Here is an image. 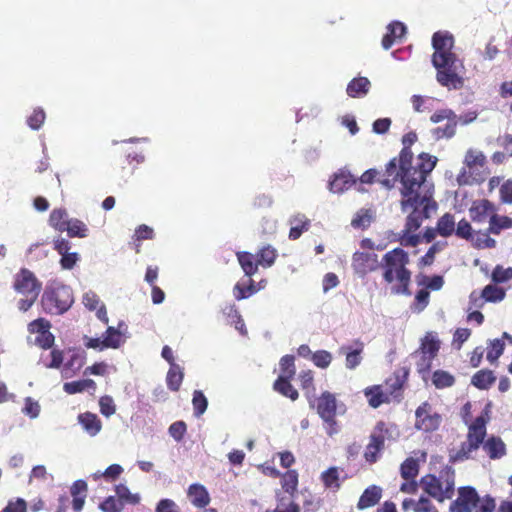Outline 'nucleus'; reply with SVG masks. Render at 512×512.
Returning <instances> with one entry per match:
<instances>
[{
  "mask_svg": "<svg viewBox=\"0 0 512 512\" xmlns=\"http://www.w3.org/2000/svg\"><path fill=\"white\" fill-rule=\"evenodd\" d=\"M413 131L402 137L403 148L398 156L393 157L385 166V178L380 184L386 189H392L400 184V207L402 212L411 211L407 227L416 229L421 219L429 218L438 208L434 200V184L428 180L435 168L438 158L429 153H420L414 160L411 146L417 141Z\"/></svg>",
  "mask_w": 512,
  "mask_h": 512,
  "instance_id": "obj_1",
  "label": "nucleus"
},
{
  "mask_svg": "<svg viewBox=\"0 0 512 512\" xmlns=\"http://www.w3.org/2000/svg\"><path fill=\"white\" fill-rule=\"evenodd\" d=\"M409 263L408 252L400 247L386 252L381 259L382 278L391 285L392 293L396 295H411L412 272L408 268Z\"/></svg>",
  "mask_w": 512,
  "mask_h": 512,
  "instance_id": "obj_2",
  "label": "nucleus"
},
{
  "mask_svg": "<svg viewBox=\"0 0 512 512\" xmlns=\"http://www.w3.org/2000/svg\"><path fill=\"white\" fill-rule=\"evenodd\" d=\"M455 470L452 466H444L439 475L426 474L420 479L423 490L436 501L442 503L452 499L455 492Z\"/></svg>",
  "mask_w": 512,
  "mask_h": 512,
  "instance_id": "obj_3",
  "label": "nucleus"
},
{
  "mask_svg": "<svg viewBox=\"0 0 512 512\" xmlns=\"http://www.w3.org/2000/svg\"><path fill=\"white\" fill-rule=\"evenodd\" d=\"M74 302L72 289L60 282L48 284L41 296V306L45 313L61 315L68 311Z\"/></svg>",
  "mask_w": 512,
  "mask_h": 512,
  "instance_id": "obj_4",
  "label": "nucleus"
},
{
  "mask_svg": "<svg viewBox=\"0 0 512 512\" xmlns=\"http://www.w3.org/2000/svg\"><path fill=\"white\" fill-rule=\"evenodd\" d=\"M464 164L468 168V175L464 171L458 176L459 185L480 184L485 181L489 171L486 156L482 151L469 149L465 154Z\"/></svg>",
  "mask_w": 512,
  "mask_h": 512,
  "instance_id": "obj_5",
  "label": "nucleus"
},
{
  "mask_svg": "<svg viewBox=\"0 0 512 512\" xmlns=\"http://www.w3.org/2000/svg\"><path fill=\"white\" fill-rule=\"evenodd\" d=\"M397 431L395 424L378 421L369 436V443L366 445L364 459L369 464L376 463L385 448V440L393 437V432Z\"/></svg>",
  "mask_w": 512,
  "mask_h": 512,
  "instance_id": "obj_6",
  "label": "nucleus"
},
{
  "mask_svg": "<svg viewBox=\"0 0 512 512\" xmlns=\"http://www.w3.org/2000/svg\"><path fill=\"white\" fill-rule=\"evenodd\" d=\"M316 410L319 417L323 420L324 429L330 437L337 434L340 430L336 420L337 399L329 391H324L316 400Z\"/></svg>",
  "mask_w": 512,
  "mask_h": 512,
  "instance_id": "obj_7",
  "label": "nucleus"
},
{
  "mask_svg": "<svg viewBox=\"0 0 512 512\" xmlns=\"http://www.w3.org/2000/svg\"><path fill=\"white\" fill-rule=\"evenodd\" d=\"M433 65L437 70L436 80L441 86L455 90L463 87L464 78L460 73L463 66L457 59L448 60L441 66H438V63H433Z\"/></svg>",
  "mask_w": 512,
  "mask_h": 512,
  "instance_id": "obj_8",
  "label": "nucleus"
},
{
  "mask_svg": "<svg viewBox=\"0 0 512 512\" xmlns=\"http://www.w3.org/2000/svg\"><path fill=\"white\" fill-rule=\"evenodd\" d=\"M13 288L24 296L38 298L42 283L32 271L27 268H21L14 276Z\"/></svg>",
  "mask_w": 512,
  "mask_h": 512,
  "instance_id": "obj_9",
  "label": "nucleus"
},
{
  "mask_svg": "<svg viewBox=\"0 0 512 512\" xmlns=\"http://www.w3.org/2000/svg\"><path fill=\"white\" fill-rule=\"evenodd\" d=\"M442 422L439 413L434 412L429 402L425 401L415 411L414 427L423 432L436 431Z\"/></svg>",
  "mask_w": 512,
  "mask_h": 512,
  "instance_id": "obj_10",
  "label": "nucleus"
},
{
  "mask_svg": "<svg viewBox=\"0 0 512 512\" xmlns=\"http://www.w3.org/2000/svg\"><path fill=\"white\" fill-rule=\"evenodd\" d=\"M351 267L360 278L381 268V260L375 252L356 251L352 255Z\"/></svg>",
  "mask_w": 512,
  "mask_h": 512,
  "instance_id": "obj_11",
  "label": "nucleus"
},
{
  "mask_svg": "<svg viewBox=\"0 0 512 512\" xmlns=\"http://www.w3.org/2000/svg\"><path fill=\"white\" fill-rule=\"evenodd\" d=\"M432 44L434 54L432 63H438V66L447 63L448 60H456V55L452 52L454 38L452 34H433Z\"/></svg>",
  "mask_w": 512,
  "mask_h": 512,
  "instance_id": "obj_12",
  "label": "nucleus"
},
{
  "mask_svg": "<svg viewBox=\"0 0 512 512\" xmlns=\"http://www.w3.org/2000/svg\"><path fill=\"white\" fill-rule=\"evenodd\" d=\"M477 502V490L472 486H461L457 490V498L450 504L449 512H473Z\"/></svg>",
  "mask_w": 512,
  "mask_h": 512,
  "instance_id": "obj_13",
  "label": "nucleus"
},
{
  "mask_svg": "<svg viewBox=\"0 0 512 512\" xmlns=\"http://www.w3.org/2000/svg\"><path fill=\"white\" fill-rule=\"evenodd\" d=\"M51 323L45 318L33 320L28 325V330L32 334H37L35 344L42 349H50L55 341L54 335L50 332Z\"/></svg>",
  "mask_w": 512,
  "mask_h": 512,
  "instance_id": "obj_14",
  "label": "nucleus"
},
{
  "mask_svg": "<svg viewBox=\"0 0 512 512\" xmlns=\"http://www.w3.org/2000/svg\"><path fill=\"white\" fill-rule=\"evenodd\" d=\"M506 292L503 288L493 284L486 285L481 293L473 291L469 296L471 307L482 308L486 302L497 303L505 298Z\"/></svg>",
  "mask_w": 512,
  "mask_h": 512,
  "instance_id": "obj_15",
  "label": "nucleus"
},
{
  "mask_svg": "<svg viewBox=\"0 0 512 512\" xmlns=\"http://www.w3.org/2000/svg\"><path fill=\"white\" fill-rule=\"evenodd\" d=\"M54 250L61 255L60 266L62 269L71 270L80 260L77 252H69L71 249V242L63 237H57L53 241Z\"/></svg>",
  "mask_w": 512,
  "mask_h": 512,
  "instance_id": "obj_16",
  "label": "nucleus"
},
{
  "mask_svg": "<svg viewBox=\"0 0 512 512\" xmlns=\"http://www.w3.org/2000/svg\"><path fill=\"white\" fill-rule=\"evenodd\" d=\"M408 376L409 369L407 367H401L386 379L385 387L390 397L400 398L402 396V391L408 380Z\"/></svg>",
  "mask_w": 512,
  "mask_h": 512,
  "instance_id": "obj_17",
  "label": "nucleus"
},
{
  "mask_svg": "<svg viewBox=\"0 0 512 512\" xmlns=\"http://www.w3.org/2000/svg\"><path fill=\"white\" fill-rule=\"evenodd\" d=\"M495 210V206L491 201L481 199L472 203L469 215L473 222L485 223L487 220L489 221L490 216L493 215Z\"/></svg>",
  "mask_w": 512,
  "mask_h": 512,
  "instance_id": "obj_18",
  "label": "nucleus"
},
{
  "mask_svg": "<svg viewBox=\"0 0 512 512\" xmlns=\"http://www.w3.org/2000/svg\"><path fill=\"white\" fill-rule=\"evenodd\" d=\"M487 422L488 418H485L483 415L476 417L468 427L466 441L480 448L485 441Z\"/></svg>",
  "mask_w": 512,
  "mask_h": 512,
  "instance_id": "obj_19",
  "label": "nucleus"
},
{
  "mask_svg": "<svg viewBox=\"0 0 512 512\" xmlns=\"http://www.w3.org/2000/svg\"><path fill=\"white\" fill-rule=\"evenodd\" d=\"M356 183V178L347 169H339L329 181V190L333 193H342Z\"/></svg>",
  "mask_w": 512,
  "mask_h": 512,
  "instance_id": "obj_20",
  "label": "nucleus"
},
{
  "mask_svg": "<svg viewBox=\"0 0 512 512\" xmlns=\"http://www.w3.org/2000/svg\"><path fill=\"white\" fill-rule=\"evenodd\" d=\"M482 448L491 460L501 459L507 453L506 444L499 436L492 435L488 437Z\"/></svg>",
  "mask_w": 512,
  "mask_h": 512,
  "instance_id": "obj_21",
  "label": "nucleus"
},
{
  "mask_svg": "<svg viewBox=\"0 0 512 512\" xmlns=\"http://www.w3.org/2000/svg\"><path fill=\"white\" fill-rule=\"evenodd\" d=\"M191 504L197 508H205L211 501L208 490L199 483L191 484L187 490Z\"/></svg>",
  "mask_w": 512,
  "mask_h": 512,
  "instance_id": "obj_22",
  "label": "nucleus"
},
{
  "mask_svg": "<svg viewBox=\"0 0 512 512\" xmlns=\"http://www.w3.org/2000/svg\"><path fill=\"white\" fill-rule=\"evenodd\" d=\"M381 497L382 489L379 486L371 485L367 487L361 494L357 503V508L359 510H365L367 508L373 507L379 503Z\"/></svg>",
  "mask_w": 512,
  "mask_h": 512,
  "instance_id": "obj_23",
  "label": "nucleus"
},
{
  "mask_svg": "<svg viewBox=\"0 0 512 512\" xmlns=\"http://www.w3.org/2000/svg\"><path fill=\"white\" fill-rule=\"evenodd\" d=\"M371 88V82L367 77L353 78L347 85L346 92L351 98H361L366 96Z\"/></svg>",
  "mask_w": 512,
  "mask_h": 512,
  "instance_id": "obj_24",
  "label": "nucleus"
},
{
  "mask_svg": "<svg viewBox=\"0 0 512 512\" xmlns=\"http://www.w3.org/2000/svg\"><path fill=\"white\" fill-rule=\"evenodd\" d=\"M238 263L244 274L252 277L258 272L259 264L255 254L247 251H239L236 253Z\"/></svg>",
  "mask_w": 512,
  "mask_h": 512,
  "instance_id": "obj_25",
  "label": "nucleus"
},
{
  "mask_svg": "<svg viewBox=\"0 0 512 512\" xmlns=\"http://www.w3.org/2000/svg\"><path fill=\"white\" fill-rule=\"evenodd\" d=\"M355 346L356 347L354 349H352L349 346H342L340 348L341 353L345 354V356H346V360H345L346 368H348L350 370L355 369L362 361L361 354L364 349V344H363V342L357 340L355 342Z\"/></svg>",
  "mask_w": 512,
  "mask_h": 512,
  "instance_id": "obj_26",
  "label": "nucleus"
},
{
  "mask_svg": "<svg viewBox=\"0 0 512 512\" xmlns=\"http://www.w3.org/2000/svg\"><path fill=\"white\" fill-rule=\"evenodd\" d=\"M364 394L368 399L369 405L373 408H378L384 403H389L391 400V397L387 391H383L381 385L367 387L364 390Z\"/></svg>",
  "mask_w": 512,
  "mask_h": 512,
  "instance_id": "obj_27",
  "label": "nucleus"
},
{
  "mask_svg": "<svg viewBox=\"0 0 512 512\" xmlns=\"http://www.w3.org/2000/svg\"><path fill=\"white\" fill-rule=\"evenodd\" d=\"M78 421L90 436H96L102 429V422L94 413L79 414Z\"/></svg>",
  "mask_w": 512,
  "mask_h": 512,
  "instance_id": "obj_28",
  "label": "nucleus"
},
{
  "mask_svg": "<svg viewBox=\"0 0 512 512\" xmlns=\"http://www.w3.org/2000/svg\"><path fill=\"white\" fill-rule=\"evenodd\" d=\"M488 233L493 235H499L503 230L512 228V218L493 213L489 219Z\"/></svg>",
  "mask_w": 512,
  "mask_h": 512,
  "instance_id": "obj_29",
  "label": "nucleus"
},
{
  "mask_svg": "<svg viewBox=\"0 0 512 512\" xmlns=\"http://www.w3.org/2000/svg\"><path fill=\"white\" fill-rule=\"evenodd\" d=\"M496 381V376L494 372L489 369H482L476 372L472 379L471 383L480 390L489 389Z\"/></svg>",
  "mask_w": 512,
  "mask_h": 512,
  "instance_id": "obj_30",
  "label": "nucleus"
},
{
  "mask_svg": "<svg viewBox=\"0 0 512 512\" xmlns=\"http://www.w3.org/2000/svg\"><path fill=\"white\" fill-rule=\"evenodd\" d=\"M292 379L293 378L278 377L273 384V389L279 394L295 401L298 399L299 393L290 383Z\"/></svg>",
  "mask_w": 512,
  "mask_h": 512,
  "instance_id": "obj_31",
  "label": "nucleus"
},
{
  "mask_svg": "<svg viewBox=\"0 0 512 512\" xmlns=\"http://www.w3.org/2000/svg\"><path fill=\"white\" fill-rule=\"evenodd\" d=\"M440 345L441 343L435 335L432 333H427L426 336L422 339L418 352L434 359L440 350Z\"/></svg>",
  "mask_w": 512,
  "mask_h": 512,
  "instance_id": "obj_32",
  "label": "nucleus"
},
{
  "mask_svg": "<svg viewBox=\"0 0 512 512\" xmlns=\"http://www.w3.org/2000/svg\"><path fill=\"white\" fill-rule=\"evenodd\" d=\"M256 257L258 260V264L263 268H269L274 265L277 257H278V251L276 248H274L271 245H266L261 247L256 252Z\"/></svg>",
  "mask_w": 512,
  "mask_h": 512,
  "instance_id": "obj_33",
  "label": "nucleus"
},
{
  "mask_svg": "<svg viewBox=\"0 0 512 512\" xmlns=\"http://www.w3.org/2000/svg\"><path fill=\"white\" fill-rule=\"evenodd\" d=\"M70 221L68 212L64 208L53 209L49 216V225L58 232H64L65 226Z\"/></svg>",
  "mask_w": 512,
  "mask_h": 512,
  "instance_id": "obj_34",
  "label": "nucleus"
},
{
  "mask_svg": "<svg viewBox=\"0 0 512 512\" xmlns=\"http://www.w3.org/2000/svg\"><path fill=\"white\" fill-rule=\"evenodd\" d=\"M479 448L474 446L473 444L464 441L461 443L458 450L451 452L449 454V460L452 463L462 462L472 458L474 452H476Z\"/></svg>",
  "mask_w": 512,
  "mask_h": 512,
  "instance_id": "obj_35",
  "label": "nucleus"
},
{
  "mask_svg": "<svg viewBox=\"0 0 512 512\" xmlns=\"http://www.w3.org/2000/svg\"><path fill=\"white\" fill-rule=\"evenodd\" d=\"M70 238H85L89 234L88 226L80 219L71 218L65 226V231Z\"/></svg>",
  "mask_w": 512,
  "mask_h": 512,
  "instance_id": "obj_36",
  "label": "nucleus"
},
{
  "mask_svg": "<svg viewBox=\"0 0 512 512\" xmlns=\"http://www.w3.org/2000/svg\"><path fill=\"white\" fill-rule=\"evenodd\" d=\"M437 233L442 237H449L455 232V218L450 213L442 215L436 226Z\"/></svg>",
  "mask_w": 512,
  "mask_h": 512,
  "instance_id": "obj_37",
  "label": "nucleus"
},
{
  "mask_svg": "<svg viewBox=\"0 0 512 512\" xmlns=\"http://www.w3.org/2000/svg\"><path fill=\"white\" fill-rule=\"evenodd\" d=\"M63 389L68 394L81 393L87 389H96V383L92 379H83L78 381L66 382Z\"/></svg>",
  "mask_w": 512,
  "mask_h": 512,
  "instance_id": "obj_38",
  "label": "nucleus"
},
{
  "mask_svg": "<svg viewBox=\"0 0 512 512\" xmlns=\"http://www.w3.org/2000/svg\"><path fill=\"white\" fill-rule=\"evenodd\" d=\"M407 212H408V214H410L411 211H407ZM408 218H409V215H407L406 222H405V228L402 231L403 234L400 236L399 241H400L401 245H403L405 247H415L420 243V236L417 234H410V233L418 230L420 228L422 222L426 218L421 219L419 226L416 229H411V230H409L407 227Z\"/></svg>",
  "mask_w": 512,
  "mask_h": 512,
  "instance_id": "obj_39",
  "label": "nucleus"
},
{
  "mask_svg": "<svg viewBox=\"0 0 512 512\" xmlns=\"http://www.w3.org/2000/svg\"><path fill=\"white\" fill-rule=\"evenodd\" d=\"M432 383L437 389H444L454 385L455 377L445 370H436L432 375Z\"/></svg>",
  "mask_w": 512,
  "mask_h": 512,
  "instance_id": "obj_40",
  "label": "nucleus"
},
{
  "mask_svg": "<svg viewBox=\"0 0 512 512\" xmlns=\"http://www.w3.org/2000/svg\"><path fill=\"white\" fill-rule=\"evenodd\" d=\"M122 342L121 332L112 326L108 327L102 339L103 347L116 349Z\"/></svg>",
  "mask_w": 512,
  "mask_h": 512,
  "instance_id": "obj_41",
  "label": "nucleus"
},
{
  "mask_svg": "<svg viewBox=\"0 0 512 512\" xmlns=\"http://www.w3.org/2000/svg\"><path fill=\"white\" fill-rule=\"evenodd\" d=\"M183 371L179 365L171 366L167 373V386L171 391H178L183 381Z\"/></svg>",
  "mask_w": 512,
  "mask_h": 512,
  "instance_id": "obj_42",
  "label": "nucleus"
},
{
  "mask_svg": "<svg viewBox=\"0 0 512 512\" xmlns=\"http://www.w3.org/2000/svg\"><path fill=\"white\" fill-rule=\"evenodd\" d=\"M419 473V463L416 459L408 457L400 466L401 477L405 480H412Z\"/></svg>",
  "mask_w": 512,
  "mask_h": 512,
  "instance_id": "obj_43",
  "label": "nucleus"
},
{
  "mask_svg": "<svg viewBox=\"0 0 512 512\" xmlns=\"http://www.w3.org/2000/svg\"><path fill=\"white\" fill-rule=\"evenodd\" d=\"M281 486L289 494H294L298 487V473L296 470H288L281 477Z\"/></svg>",
  "mask_w": 512,
  "mask_h": 512,
  "instance_id": "obj_44",
  "label": "nucleus"
},
{
  "mask_svg": "<svg viewBox=\"0 0 512 512\" xmlns=\"http://www.w3.org/2000/svg\"><path fill=\"white\" fill-rule=\"evenodd\" d=\"M257 289L255 287L254 280L249 277V284L248 285H242L240 283L235 284L233 288V295L236 300L240 301L243 299H246L256 293Z\"/></svg>",
  "mask_w": 512,
  "mask_h": 512,
  "instance_id": "obj_45",
  "label": "nucleus"
},
{
  "mask_svg": "<svg viewBox=\"0 0 512 512\" xmlns=\"http://www.w3.org/2000/svg\"><path fill=\"white\" fill-rule=\"evenodd\" d=\"M373 219L371 210L361 209L359 210L351 221V225L354 228L365 229L370 226Z\"/></svg>",
  "mask_w": 512,
  "mask_h": 512,
  "instance_id": "obj_46",
  "label": "nucleus"
},
{
  "mask_svg": "<svg viewBox=\"0 0 512 512\" xmlns=\"http://www.w3.org/2000/svg\"><path fill=\"white\" fill-rule=\"evenodd\" d=\"M295 358L293 355H284L280 359V370L281 374L279 377L294 378L296 374Z\"/></svg>",
  "mask_w": 512,
  "mask_h": 512,
  "instance_id": "obj_47",
  "label": "nucleus"
},
{
  "mask_svg": "<svg viewBox=\"0 0 512 512\" xmlns=\"http://www.w3.org/2000/svg\"><path fill=\"white\" fill-rule=\"evenodd\" d=\"M293 222L296 224L290 228L289 238L291 240H297L303 232L309 229L310 221L303 216L301 218H295Z\"/></svg>",
  "mask_w": 512,
  "mask_h": 512,
  "instance_id": "obj_48",
  "label": "nucleus"
},
{
  "mask_svg": "<svg viewBox=\"0 0 512 512\" xmlns=\"http://www.w3.org/2000/svg\"><path fill=\"white\" fill-rule=\"evenodd\" d=\"M333 359L332 354L327 350H317L313 353L311 361L313 364L321 369L329 367Z\"/></svg>",
  "mask_w": 512,
  "mask_h": 512,
  "instance_id": "obj_49",
  "label": "nucleus"
},
{
  "mask_svg": "<svg viewBox=\"0 0 512 512\" xmlns=\"http://www.w3.org/2000/svg\"><path fill=\"white\" fill-rule=\"evenodd\" d=\"M192 404L195 416H201L207 409L208 401L205 395L200 390H195L193 393Z\"/></svg>",
  "mask_w": 512,
  "mask_h": 512,
  "instance_id": "obj_50",
  "label": "nucleus"
},
{
  "mask_svg": "<svg viewBox=\"0 0 512 512\" xmlns=\"http://www.w3.org/2000/svg\"><path fill=\"white\" fill-rule=\"evenodd\" d=\"M46 118V114L43 109L36 108L32 114L27 118L28 126L33 130H39Z\"/></svg>",
  "mask_w": 512,
  "mask_h": 512,
  "instance_id": "obj_51",
  "label": "nucleus"
},
{
  "mask_svg": "<svg viewBox=\"0 0 512 512\" xmlns=\"http://www.w3.org/2000/svg\"><path fill=\"white\" fill-rule=\"evenodd\" d=\"M503 351L504 343L500 339H494L488 347L487 360L491 363L495 362L503 354Z\"/></svg>",
  "mask_w": 512,
  "mask_h": 512,
  "instance_id": "obj_52",
  "label": "nucleus"
},
{
  "mask_svg": "<svg viewBox=\"0 0 512 512\" xmlns=\"http://www.w3.org/2000/svg\"><path fill=\"white\" fill-rule=\"evenodd\" d=\"M115 491L118 500H121L123 503L124 501L131 504H136L139 502V497L137 495L131 494L129 488L124 484H118L115 487Z\"/></svg>",
  "mask_w": 512,
  "mask_h": 512,
  "instance_id": "obj_53",
  "label": "nucleus"
},
{
  "mask_svg": "<svg viewBox=\"0 0 512 512\" xmlns=\"http://www.w3.org/2000/svg\"><path fill=\"white\" fill-rule=\"evenodd\" d=\"M124 503L118 500L114 496L107 497L101 504L100 509L103 512H121L123 510Z\"/></svg>",
  "mask_w": 512,
  "mask_h": 512,
  "instance_id": "obj_54",
  "label": "nucleus"
},
{
  "mask_svg": "<svg viewBox=\"0 0 512 512\" xmlns=\"http://www.w3.org/2000/svg\"><path fill=\"white\" fill-rule=\"evenodd\" d=\"M457 120L453 119L448 121L444 127H437L434 129V135L437 138H451L456 133Z\"/></svg>",
  "mask_w": 512,
  "mask_h": 512,
  "instance_id": "obj_55",
  "label": "nucleus"
},
{
  "mask_svg": "<svg viewBox=\"0 0 512 512\" xmlns=\"http://www.w3.org/2000/svg\"><path fill=\"white\" fill-rule=\"evenodd\" d=\"M496 508V502L493 497L490 495H485L484 497L479 496V502H477V506L474 508L473 512H494Z\"/></svg>",
  "mask_w": 512,
  "mask_h": 512,
  "instance_id": "obj_56",
  "label": "nucleus"
},
{
  "mask_svg": "<svg viewBox=\"0 0 512 512\" xmlns=\"http://www.w3.org/2000/svg\"><path fill=\"white\" fill-rule=\"evenodd\" d=\"M472 232L471 224L466 219L460 220L455 228L456 236L465 240H473Z\"/></svg>",
  "mask_w": 512,
  "mask_h": 512,
  "instance_id": "obj_57",
  "label": "nucleus"
},
{
  "mask_svg": "<svg viewBox=\"0 0 512 512\" xmlns=\"http://www.w3.org/2000/svg\"><path fill=\"white\" fill-rule=\"evenodd\" d=\"M84 365V358L78 354L74 353L70 359L64 364V372L68 374V372L75 373L79 371Z\"/></svg>",
  "mask_w": 512,
  "mask_h": 512,
  "instance_id": "obj_58",
  "label": "nucleus"
},
{
  "mask_svg": "<svg viewBox=\"0 0 512 512\" xmlns=\"http://www.w3.org/2000/svg\"><path fill=\"white\" fill-rule=\"evenodd\" d=\"M155 512H181V508L174 500L163 498L156 504Z\"/></svg>",
  "mask_w": 512,
  "mask_h": 512,
  "instance_id": "obj_59",
  "label": "nucleus"
},
{
  "mask_svg": "<svg viewBox=\"0 0 512 512\" xmlns=\"http://www.w3.org/2000/svg\"><path fill=\"white\" fill-rule=\"evenodd\" d=\"M168 431H169V435L174 440L179 442L184 438V435L187 431L186 423L184 421H176L170 425Z\"/></svg>",
  "mask_w": 512,
  "mask_h": 512,
  "instance_id": "obj_60",
  "label": "nucleus"
},
{
  "mask_svg": "<svg viewBox=\"0 0 512 512\" xmlns=\"http://www.w3.org/2000/svg\"><path fill=\"white\" fill-rule=\"evenodd\" d=\"M512 279V268H503L498 265L492 272V280L496 283H503Z\"/></svg>",
  "mask_w": 512,
  "mask_h": 512,
  "instance_id": "obj_61",
  "label": "nucleus"
},
{
  "mask_svg": "<svg viewBox=\"0 0 512 512\" xmlns=\"http://www.w3.org/2000/svg\"><path fill=\"white\" fill-rule=\"evenodd\" d=\"M500 200L504 204H512V180H506L499 189Z\"/></svg>",
  "mask_w": 512,
  "mask_h": 512,
  "instance_id": "obj_62",
  "label": "nucleus"
},
{
  "mask_svg": "<svg viewBox=\"0 0 512 512\" xmlns=\"http://www.w3.org/2000/svg\"><path fill=\"white\" fill-rule=\"evenodd\" d=\"M2 512H27V503L22 498L10 500Z\"/></svg>",
  "mask_w": 512,
  "mask_h": 512,
  "instance_id": "obj_63",
  "label": "nucleus"
},
{
  "mask_svg": "<svg viewBox=\"0 0 512 512\" xmlns=\"http://www.w3.org/2000/svg\"><path fill=\"white\" fill-rule=\"evenodd\" d=\"M414 512H438V509L429 498L421 496L417 500Z\"/></svg>",
  "mask_w": 512,
  "mask_h": 512,
  "instance_id": "obj_64",
  "label": "nucleus"
}]
</instances>
